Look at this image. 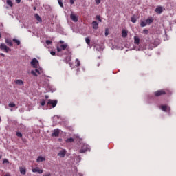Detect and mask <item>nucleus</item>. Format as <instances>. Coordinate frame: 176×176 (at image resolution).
<instances>
[{"mask_svg": "<svg viewBox=\"0 0 176 176\" xmlns=\"http://www.w3.org/2000/svg\"><path fill=\"white\" fill-rule=\"evenodd\" d=\"M0 121H1V117H0Z\"/></svg>", "mask_w": 176, "mask_h": 176, "instance_id": "5fc2aeb1", "label": "nucleus"}, {"mask_svg": "<svg viewBox=\"0 0 176 176\" xmlns=\"http://www.w3.org/2000/svg\"><path fill=\"white\" fill-rule=\"evenodd\" d=\"M46 104V101H45V100H42V102H41V105L42 106V107H45V104Z\"/></svg>", "mask_w": 176, "mask_h": 176, "instance_id": "c9c22d12", "label": "nucleus"}, {"mask_svg": "<svg viewBox=\"0 0 176 176\" xmlns=\"http://www.w3.org/2000/svg\"><path fill=\"white\" fill-rule=\"evenodd\" d=\"M31 74H32V75H34V76H36L37 75H36V72H35V71H34V70H32L31 71Z\"/></svg>", "mask_w": 176, "mask_h": 176, "instance_id": "58836bf2", "label": "nucleus"}, {"mask_svg": "<svg viewBox=\"0 0 176 176\" xmlns=\"http://www.w3.org/2000/svg\"><path fill=\"white\" fill-rule=\"evenodd\" d=\"M155 12L157 14H162V13H163V7L162 6H157L155 10Z\"/></svg>", "mask_w": 176, "mask_h": 176, "instance_id": "0eeeda50", "label": "nucleus"}, {"mask_svg": "<svg viewBox=\"0 0 176 176\" xmlns=\"http://www.w3.org/2000/svg\"><path fill=\"white\" fill-rule=\"evenodd\" d=\"M96 5H100L101 3V0H95Z\"/></svg>", "mask_w": 176, "mask_h": 176, "instance_id": "4c0bfd02", "label": "nucleus"}, {"mask_svg": "<svg viewBox=\"0 0 176 176\" xmlns=\"http://www.w3.org/2000/svg\"><path fill=\"white\" fill-rule=\"evenodd\" d=\"M70 19L74 23H78V16L76 15H75L74 14H70Z\"/></svg>", "mask_w": 176, "mask_h": 176, "instance_id": "1a4fd4ad", "label": "nucleus"}, {"mask_svg": "<svg viewBox=\"0 0 176 176\" xmlns=\"http://www.w3.org/2000/svg\"><path fill=\"white\" fill-rule=\"evenodd\" d=\"M146 25H148L146 23V21H142L140 22V27H146Z\"/></svg>", "mask_w": 176, "mask_h": 176, "instance_id": "5701e85b", "label": "nucleus"}, {"mask_svg": "<svg viewBox=\"0 0 176 176\" xmlns=\"http://www.w3.org/2000/svg\"><path fill=\"white\" fill-rule=\"evenodd\" d=\"M67 46L68 45L67 44H63V45H60V47H56L57 52H61V50H65V49H67Z\"/></svg>", "mask_w": 176, "mask_h": 176, "instance_id": "6e6552de", "label": "nucleus"}, {"mask_svg": "<svg viewBox=\"0 0 176 176\" xmlns=\"http://www.w3.org/2000/svg\"><path fill=\"white\" fill-rule=\"evenodd\" d=\"M32 173H38V174H42L43 173V170L39 169V168L36 167L32 170Z\"/></svg>", "mask_w": 176, "mask_h": 176, "instance_id": "9b49d317", "label": "nucleus"}, {"mask_svg": "<svg viewBox=\"0 0 176 176\" xmlns=\"http://www.w3.org/2000/svg\"><path fill=\"white\" fill-rule=\"evenodd\" d=\"M35 19H36V21H38L39 23H42V18H41V16H39V14H35Z\"/></svg>", "mask_w": 176, "mask_h": 176, "instance_id": "6ab92c4d", "label": "nucleus"}, {"mask_svg": "<svg viewBox=\"0 0 176 176\" xmlns=\"http://www.w3.org/2000/svg\"><path fill=\"white\" fill-rule=\"evenodd\" d=\"M58 4L60 8H64V4L63 3V1L61 0H58Z\"/></svg>", "mask_w": 176, "mask_h": 176, "instance_id": "c756f323", "label": "nucleus"}, {"mask_svg": "<svg viewBox=\"0 0 176 176\" xmlns=\"http://www.w3.org/2000/svg\"><path fill=\"white\" fill-rule=\"evenodd\" d=\"M85 42L87 45H90V38L89 37L85 38Z\"/></svg>", "mask_w": 176, "mask_h": 176, "instance_id": "c85d7f7f", "label": "nucleus"}, {"mask_svg": "<svg viewBox=\"0 0 176 176\" xmlns=\"http://www.w3.org/2000/svg\"><path fill=\"white\" fill-rule=\"evenodd\" d=\"M76 67H80V60L79 59H76Z\"/></svg>", "mask_w": 176, "mask_h": 176, "instance_id": "393cba45", "label": "nucleus"}, {"mask_svg": "<svg viewBox=\"0 0 176 176\" xmlns=\"http://www.w3.org/2000/svg\"><path fill=\"white\" fill-rule=\"evenodd\" d=\"M7 5H8V6H10V8H12L13 6V3L12 2V0H7Z\"/></svg>", "mask_w": 176, "mask_h": 176, "instance_id": "b1692460", "label": "nucleus"}, {"mask_svg": "<svg viewBox=\"0 0 176 176\" xmlns=\"http://www.w3.org/2000/svg\"><path fill=\"white\" fill-rule=\"evenodd\" d=\"M160 109H162V111H164V112H170L171 111V108L166 105H162L160 107Z\"/></svg>", "mask_w": 176, "mask_h": 176, "instance_id": "39448f33", "label": "nucleus"}, {"mask_svg": "<svg viewBox=\"0 0 176 176\" xmlns=\"http://www.w3.org/2000/svg\"><path fill=\"white\" fill-rule=\"evenodd\" d=\"M13 42H14V43H16V45H18V46L20 45V41H19V40H17V39H16V38H13Z\"/></svg>", "mask_w": 176, "mask_h": 176, "instance_id": "a878e982", "label": "nucleus"}, {"mask_svg": "<svg viewBox=\"0 0 176 176\" xmlns=\"http://www.w3.org/2000/svg\"><path fill=\"white\" fill-rule=\"evenodd\" d=\"M6 43H7L8 46H13V42H12V40L6 39Z\"/></svg>", "mask_w": 176, "mask_h": 176, "instance_id": "aec40b11", "label": "nucleus"}, {"mask_svg": "<svg viewBox=\"0 0 176 176\" xmlns=\"http://www.w3.org/2000/svg\"><path fill=\"white\" fill-rule=\"evenodd\" d=\"M45 160H46V158H45L44 157H42V156H39V157H38V158L36 160V162L41 163L42 162H45Z\"/></svg>", "mask_w": 176, "mask_h": 176, "instance_id": "f3484780", "label": "nucleus"}, {"mask_svg": "<svg viewBox=\"0 0 176 176\" xmlns=\"http://www.w3.org/2000/svg\"><path fill=\"white\" fill-rule=\"evenodd\" d=\"M60 43H64L63 41H60Z\"/></svg>", "mask_w": 176, "mask_h": 176, "instance_id": "de8ad7c7", "label": "nucleus"}, {"mask_svg": "<svg viewBox=\"0 0 176 176\" xmlns=\"http://www.w3.org/2000/svg\"><path fill=\"white\" fill-rule=\"evenodd\" d=\"M45 98H49V96L47 95H45Z\"/></svg>", "mask_w": 176, "mask_h": 176, "instance_id": "49530a36", "label": "nucleus"}, {"mask_svg": "<svg viewBox=\"0 0 176 176\" xmlns=\"http://www.w3.org/2000/svg\"><path fill=\"white\" fill-rule=\"evenodd\" d=\"M92 27L94 30H98V23L96 21L92 22Z\"/></svg>", "mask_w": 176, "mask_h": 176, "instance_id": "2eb2a0df", "label": "nucleus"}, {"mask_svg": "<svg viewBox=\"0 0 176 176\" xmlns=\"http://www.w3.org/2000/svg\"><path fill=\"white\" fill-rule=\"evenodd\" d=\"M57 102L58 101L56 100L49 99L47 105V107H49L50 109H51L52 107L55 108V107L57 105Z\"/></svg>", "mask_w": 176, "mask_h": 176, "instance_id": "7ed1b4c3", "label": "nucleus"}, {"mask_svg": "<svg viewBox=\"0 0 176 176\" xmlns=\"http://www.w3.org/2000/svg\"><path fill=\"white\" fill-rule=\"evenodd\" d=\"M155 97H160V96H170L171 94V91L168 89H160L157 90L154 93Z\"/></svg>", "mask_w": 176, "mask_h": 176, "instance_id": "f257e3e1", "label": "nucleus"}, {"mask_svg": "<svg viewBox=\"0 0 176 176\" xmlns=\"http://www.w3.org/2000/svg\"><path fill=\"white\" fill-rule=\"evenodd\" d=\"M134 43L135 45H140V38L138 36H134Z\"/></svg>", "mask_w": 176, "mask_h": 176, "instance_id": "a211bd4d", "label": "nucleus"}, {"mask_svg": "<svg viewBox=\"0 0 176 176\" xmlns=\"http://www.w3.org/2000/svg\"><path fill=\"white\" fill-rule=\"evenodd\" d=\"M143 34H146V35H148V34H149V30L144 29L143 30Z\"/></svg>", "mask_w": 176, "mask_h": 176, "instance_id": "f704fd0d", "label": "nucleus"}, {"mask_svg": "<svg viewBox=\"0 0 176 176\" xmlns=\"http://www.w3.org/2000/svg\"><path fill=\"white\" fill-rule=\"evenodd\" d=\"M74 138H67V139L66 140V142H67V144H71L72 142H74Z\"/></svg>", "mask_w": 176, "mask_h": 176, "instance_id": "4be33fe9", "label": "nucleus"}, {"mask_svg": "<svg viewBox=\"0 0 176 176\" xmlns=\"http://www.w3.org/2000/svg\"><path fill=\"white\" fill-rule=\"evenodd\" d=\"M0 38H2V35L1 34V33H0Z\"/></svg>", "mask_w": 176, "mask_h": 176, "instance_id": "3c124183", "label": "nucleus"}, {"mask_svg": "<svg viewBox=\"0 0 176 176\" xmlns=\"http://www.w3.org/2000/svg\"><path fill=\"white\" fill-rule=\"evenodd\" d=\"M16 3H20L21 2V0H16Z\"/></svg>", "mask_w": 176, "mask_h": 176, "instance_id": "37998d69", "label": "nucleus"}, {"mask_svg": "<svg viewBox=\"0 0 176 176\" xmlns=\"http://www.w3.org/2000/svg\"><path fill=\"white\" fill-rule=\"evenodd\" d=\"M66 154H67V151L61 150L58 154V156H59L60 157H65Z\"/></svg>", "mask_w": 176, "mask_h": 176, "instance_id": "9d476101", "label": "nucleus"}, {"mask_svg": "<svg viewBox=\"0 0 176 176\" xmlns=\"http://www.w3.org/2000/svg\"><path fill=\"white\" fill-rule=\"evenodd\" d=\"M0 56H1V57H5V55L3 53L0 54Z\"/></svg>", "mask_w": 176, "mask_h": 176, "instance_id": "c03bdc74", "label": "nucleus"}, {"mask_svg": "<svg viewBox=\"0 0 176 176\" xmlns=\"http://www.w3.org/2000/svg\"><path fill=\"white\" fill-rule=\"evenodd\" d=\"M105 36H108L109 35V30L108 28L105 29V33H104Z\"/></svg>", "mask_w": 176, "mask_h": 176, "instance_id": "2f4dec72", "label": "nucleus"}, {"mask_svg": "<svg viewBox=\"0 0 176 176\" xmlns=\"http://www.w3.org/2000/svg\"><path fill=\"white\" fill-rule=\"evenodd\" d=\"M157 45H159V43H157L156 44V46H157Z\"/></svg>", "mask_w": 176, "mask_h": 176, "instance_id": "864d4df0", "label": "nucleus"}, {"mask_svg": "<svg viewBox=\"0 0 176 176\" xmlns=\"http://www.w3.org/2000/svg\"><path fill=\"white\" fill-rule=\"evenodd\" d=\"M153 17H150L148 19H147L146 20V23L147 24V25H151V24H152V23L153 22Z\"/></svg>", "mask_w": 176, "mask_h": 176, "instance_id": "dca6fc26", "label": "nucleus"}, {"mask_svg": "<svg viewBox=\"0 0 176 176\" xmlns=\"http://www.w3.org/2000/svg\"><path fill=\"white\" fill-rule=\"evenodd\" d=\"M8 107H10V108H14V107H16V104H14V103H10L8 104Z\"/></svg>", "mask_w": 176, "mask_h": 176, "instance_id": "473e14b6", "label": "nucleus"}, {"mask_svg": "<svg viewBox=\"0 0 176 176\" xmlns=\"http://www.w3.org/2000/svg\"><path fill=\"white\" fill-rule=\"evenodd\" d=\"M43 176H52V174L50 173H47L44 174Z\"/></svg>", "mask_w": 176, "mask_h": 176, "instance_id": "a19ab883", "label": "nucleus"}, {"mask_svg": "<svg viewBox=\"0 0 176 176\" xmlns=\"http://www.w3.org/2000/svg\"><path fill=\"white\" fill-rule=\"evenodd\" d=\"M50 54H51L52 56H56V52H54V51H51Z\"/></svg>", "mask_w": 176, "mask_h": 176, "instance_id": "ea45409f", "label": "nucleus"}, {"mask_svg": "<svg viewBox=\"0 0 176 176\" xmlns=\"http://www.w3.org/2000/svg\"><path fill=\"white\" fill-rule=\"evenodd\" d=\"M96 20H98V21H100V23H101V21H102V20L101 19V16H100V15L96 16Z\"/></svg>", "mask_w": 176, "mask_h": 176, "instance_id": "72a5a7b5", "label": "nucleus"}, {"mask_svg": "<svg viewBox=\"0 0 176 176\" xmlns=\"http://www.w3.org/2000/svg\"><path fill=\"white\" fill-rule=\"evenodd\" d=\"M129 34V31L123 29L122 31V38H127V35Z\"/></svg>", "mask_w": 176, "mask_h": 176, "instance_id": "4468645a", "label": "nucleus"}, {"mask_svg": "<svg viewBox=\"0 0 176 176\" xmlns=\"http://www.w3.org/2000/svg\"><path fill=\"white\" fill-rule=\"evenodd\" d=\"M58 135H60V131L58 129H55L52 133V137H58Z\"/></svg>", "mask_w": 176, "mask_h": 176, "instance_id": "ddd939ff", "label": "nucleus"}, {"mask_svg": "<svg viewBox=\"0 0 176 176\" xmlns=\"http://www.w3.org/2000/svg\"><path fill=\"white\" fill-rule=\"evenodd\" d=\"M2 159V153H0V160Z\"/></svg>", "mask_w": 176, "mask_h": 176, "instance_id": "a18cd8bd", "label": "nucleus"}, {"mask_svg": "<svg viewBox=\"0 0 176 176\" xmlns=\"http://www.w3.org/2000/svg\"><path fill=\"white\" fill-rule=\"evenodd\" d=\"M19 170L22 175H25V174H27V169L25 168V167H20Z\"/></svg>", "mask_w": 176, "mask_h": 176, "instance_id": "f8f14e48", "label": "nucleus"}, {"mask_svg": "<svg viewBox=\"0 0 176 176\" xmlns=\"http://www.w3.org/2000/svg\"><path fill=\"white\" fill-rule=\"evenodd\" d=\"M157 41H159L158 39H156L155 41V42H157Z\"/></svg>", "mask_w": 176, "mask_h": 176, "instance_id": "603ef678", "label": "nucleus"}, {"mask_svg": "<svg viewBox=\"0 0 176 176\" xmlns=\"http://www.w3.org/2000/svg\"><path fill=\"white\" fill-rule=\"evenodd\" d=\"M85 152H90V146L87 144H83L80 150V153H85Z\"/></svg>", "mask_w": 176, "mask_h": 176, "instance_id": "f03ea898", "label": "nucleus"}, {"mask_svg": "<svg viewBox=\"0 0 176 176\" xmlns=\"http://www.w3.org/2000/svg\"><path fill=\"white\" fill-rule=\"evenodd\" d=\"M38 64H39V61L35 58L31 61V65H32L34 68H36V67H38Z\"/></svg>", "mask_w": 176, "mask_h": 176, "instance_id": "423d86ee", "label": "nucleus"}, {"mask_svg": "<svg viewBox=\"0 0 176 176\" xmlns=\"http://www.w3.org/2000/svg\"><path fill=\"white\" fill-rule=\"evenodd\" d=\"M36 10V8L34 7V10Z\"/></svg>", "mask_w": 176, "mask_h": 176, "instance_id": "09e8293b", "label": "nucleus"}, {"mask_svg": "<svg viewBox=\"0 0 176 176\" xmlns=\"http://www.w3.org/2000/svg\"><path fill=\"white\" fill-rule=\"evenodd\" d=\"M52 43H53V42H52V41H50V40H47L46 41V44L47 45H52Z\"/></svg>", "mask_w": 176, "mask_h": 176, "instance_id": "e433bc0d", "label": "nucleus"}, {"mask_svg": "<svg viewBox=\"0 0 176 176\" xmlns=\"http://www.w3.org/2000/svg\"><path fill=\"white\" fill-rule=\"evenodd\" d=\"M131 20L132 23H137V19H135V17H134V16H132L131 18Z\"/></svg>", "mask_w": 176, "mask_h": 176, "instance_id": "7c9ffc66", "label": "nucleus"}, {"mask_svg": "<svg viewBox=\"0 0 176 176\" xmlns=\"http://www.w3.org/2000/svg\"><path fill=\"white\" fill-rule=\"evenodd\" d=\"M70 3L74 5V3H75V0H70Z\"/></svg>", "mask_w": 176, "mask_h": 176, "instance_id": "79ce46f5", "label": "nucleus"}, {"mask_svg": "<svg viewBox=\"0 0 176 176\" xmlns=\"http://www.w3.org/2000/svg\"><path fill=\"white\" fill-rule=\"evenodd\" d=\"M16 136H18L19 138H23V134L21 132H17Z\"/></svg>", "mask_w": 176, "mask_h": 176, "instance_id": "bb28decb", "label": "nucleus"}, {"mask_svg": "<svg viewBox=\"0 0 176 176\" xmlns=\"http://www.w3.org/2000/svg\"><path fill=\"white\" fill-rule=\"evenodd\" d=\"M36 72H39V70H38V69H36Z\"/></svg>", "mask_w": 176, "mask_h": 176, "instance_id": "8fccbe9b", "label": "nucleus"}, {"mask_svg": "<svg viewBox=\"0 0 176 176\" xmlns=\"http://www.w3.org/2000/svg\"><path fill=\"white\" fill-rule=\"evenodd\" d=\"M9 164V160H8V159H4L3 160V164Z\"/></svg>", "mask_w": 176, "mask_h": 176, "instance_id": "cd10ccee", "label": "nucleus"}, {"mask_svg": "<svg viewBox=\"0 0 176 176\" xmlns=\"http://www.w3.org/2000/svg\"><path fill=\"white\" fill-rule=\"evenodd\" d=\"M0 49L1 50H4L6 52V53H9V52H10V48H9V47L6 46V45L5 43H1L0 45Z\"/></svg>", "mask_w": 176, "mask_h": 176, "instance_id": "20e7f679", "label": "nucleus"}, {"mask_svg": "<svg viewBox=\"0 0 176 176\" xmlns=\"http://www.w3.org/2000/svg\"><path fill=\"white\" fill-rule=\"evenodd\" d=\"M16 85H19V86H22V85H24V82L21 80H16L15 81Z\"/></svg>", "mask_w": 176, "mask_h": 176, "instance_id": "412c9836", "label": "nucleus"}]
</instances>
